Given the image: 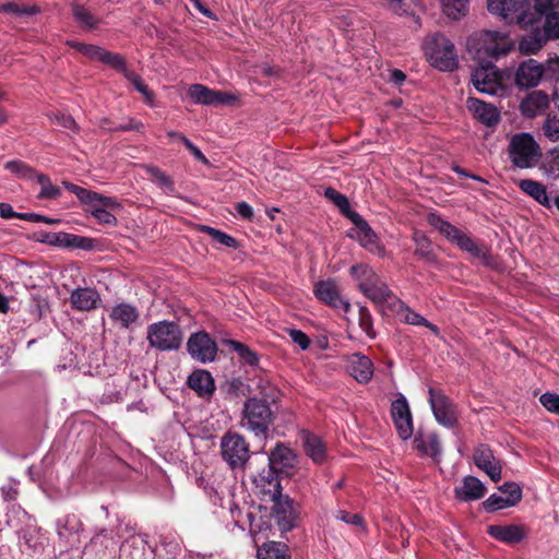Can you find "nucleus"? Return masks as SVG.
I'll list each match as a JSON object with an SVG mask.
<instances>
[{
	"label": "nucleus",
	"instance_id": "f257e3e1",
	"mask_svg": "<svg viewBox=\"0 0 559 559\" xmlns=\"http://www.w3.org/2000/svg\"><path fill=\"white\" fill-rule=\"evenodd\" d=\"M260 393L261 397L252 396L245 401L240 418V426L255 437L265 436L275 420L270 402H275L276 390L267 385Z\"/></svg>",
	"mask_w": 559,
	"mask_h": 559
},
{
	"label": "nucleus",
	"instance_id": "f03ea898",
	"mask_svg": "<svg viewBox=\"0 0 559 559\" xmlns=\"http://www.w3.org/2000/svg\"><path fill=\"white\" fill-rule=\"evenodd\" d=\"M468 53L479 63L489 62L487 59H498L506 56L512 48L510 38L497 31H481L467 38Z\"/></svg>",
	"mask_w": 559,
	"mask_h": 559
},
{
	"label": "nucleus",
	"instance_id": "7ed1b4c3",
	"mask_svg": "<svg viewBox=\"0 0 559 559\" xmlns=\"http://www.w3.org/2000/svg\"><path fill=\"white\" fill-rule=\"evenodd\" d=\"M423 49L431 66L441 71H453L459 66L454 44L441 33L428 35Z\"/></svg>",
	"mask_w": 559,
	"mask_h": 559
},
{
	"label": "nucleus",
	"instance_id": "20e7f679",
	"mask_svg": "<svg viewBox=\"0 0 559 559\" xmlns=\"http://www.w3.org/2000/svg\"><path fill=\"white\" fill-rule=\"evenodd\" d=\"M508 155L514 167L530 169L538 164L543 153L539 144L532 134L521 132L511 138L508 146Z\"/></svg>",
	"mask_w": 559,
	"mask_h": 559
},
{
	"label": "nucleus",
	"instance_id": "39448f33",
	"mask_svg": "<svg viewBox=\"0 0 559 559\" xmlns=\"http://www.w3.org/2000/svg\"><path fill=\"white\" fill-rule=\"evenodd\" d=\"M223 461L231 469H243L251 456L250 445L246 438L235 431L225 432L219 442Z\"/></svg>",
	"mask_w": 559,
	"mask_h": 559
},
{
	"label": "nucleus",
	"instance_id": "423d86ee",
	"mask_svg": "<svg viewBox=\"0 0 559 559\" xmlns=\"http://www.w3.org/2000/svg\"><path fill=\"white\" fill-rule=\"evenodd\" d=\"M147 341L151 347L158 350H176L182 343V331L176 322L159 321L148 325Z\"/></svg>",
	"mask_w": 559,
	"mask_h": 559
},
{
	"label": "nucleus",
	"instance_id": "0eeeda50",
	"mask_svg": "<svg viewBox=\"0 0 559 559\" xmlns=\"http://www.w3.org/2000/svg\"><path fill=\"white\" fill-rule=\"evenodd\" d=\"M472 82L484 94L502 96L506 93L502 75L491 62L479 63L472 73Z\"/></svg>",
	"mask_w": 559,
	"mask_h": 559
},
{
	"label": "nucleus",
	"instance_id": "6e6552de",
	"mask_svg": "<svg viewBox=\"0 0 559 559\" xmlns=\"http://www.w3.org/2000/svg\"><path fill=\"white\" fill-rule=\"evenodd\" d=\"M428 395L436 420L447 428L455 427L459 418L456 404L441 390L435 388H429Z\"/></svg>",
	"mask_w": 559,
	"mask_h": 559
},
{
	"label": "nucleus",
	"instance_id": "1a4fd4ad",
	"mask_svg": "<svg viewBox=\"0 0 559 559\" xmlns=\"http://www.w3.org/2000/svg\"><path fill=\"white\" fill-rule=\"evenodd\" d=\"M488 11L500 16L502 20L519 24H528L533 21H525V10L528 8V0H487Z\"/></svg>",
	"mask_w": 559,
	"mask_h": 559
},
{
	"label": "nucleus",
	"instance_id": "9d476101",
	"mask_svg": "<svg viewBox=\"0 0 559 559\" xmlns=\"http://www.w3.org/2000/svg\"><path fill=\"white\" fill-rule=\"evenodd\" d=\"M359 290L379 307H393L401 302L389 286L377 276L368 277L358 284Z\"/></svg>",
	"mask_w": 559,
	"mask_h": 559
},
{
	"label": "nucleus",
	"instance_id": "9b49d317",
	"mask_svg": "<svg viewBox=\"0 0 559 559\" xmlns=\"http://www.w3.org/2000/svg\"><path fill=\"white\" fill-rule=\"evenodd\" d=\"M187 350L192 359L206 364L215 359L217 345L206 332H197L188 338Z\"/></svg>",
	"mask_w": 559,
	"mask_h": 559
},
{
	"label": "nucleus",
	"instance_id": "f8f14e48",
	"mask_svg": "<svg viewBox=\"0 0 559 559\" xmlns=\"http://www.w3.org/2000/svg\"><path fill=\"white\" fill-rule=\"evenodd\" d=\"M188 97L194 103L204 106H216L234 103L237 97L227 92L211 90L203 84H192L188 90Z\"/></svg>",
	"mask_w": 559,
	"mask_h": 559
},
{
	"label": "nucleus",
	"instance_id": "ddd939ff",
	"mask_svg": "<svg viewBox=\"0 0 559 559\" xmlns=\"http://www.w3.org/2000/svg\"><path fill=\"white\" fill-rule=\"evenodd\" d=\"M271 500L274 502L273 513L280 527L283 531L292 530L297 519L293 506L294 501L288 496L283 495L282 490L272 491Z\"/></svg>",
	"mask_w": 559,
	"mask_h": 559
},
{
	"label": "nucleus",
	"instance_id": "4468645a",
	"mask_svg": "<svg viewBox=\"0 0 559 559\" xmlns=\"http://www.w3.org/2000/svg\"><path fill=\"white\" fill-rule=\"evenodd\" d=\"M314 295L322 302L335 309L350 310V304L340 295L338 287L333 280L320 281L314 285Z\"/></svg>",
	"mask_w": 559,
	"mask_h": 559
},
{
	"label": "nucleus",
	"instance_id": "2eb2a0df",
	"mask_svg": "<svg viewBox=\"0 0 559 559\" xmlns=\"http://www.w3.org/2000/svg\"><path fill=\"white\" fill-rule=\"evenodd\" d=\"M108 316L114 325L120 330H133L140 320L138 307L129 302L115 305Z\"/></svg>",
	"mask_w": 559,
	"mask_h": 559
},
{
	"label": "nucleus",
	"instance_id": "dca6fc26",
	"mask_svg": "<svg viewBox=\"0 0 559 559\" xmlns=\"http://www.w3.org/2000/svg\"><path fill=\"white\" fill-rule=\"evenodd\" d=\"M475 465L484 471L492 481L501 479L502 466L487 444H479L474 451Z\"/></svg>",
	"mask_w": 559,
	"mask_h": 559
},
{
	"label": "nucleus",
	"instance_id": "f3484780",
	"mask_svg": "<svg viewBox=\"0 0 559 559\" xmlns=\"http://www.w3.org/2000/svg\"><path fill=\"white\" fill-rule=\"evenodd\" d=\"M296 463L297 456L295 452L282 442L276 443L269 454V464L271 467L286 475L293 474Z\"/></svg>",
	"mask_w": 559,
	"mask_h": 559
},
{
	"label": "nucleus",
	"instance_id": "a211bd4d",
	"mask_svg": "<svg viewBox=\"0 0 559 559\" xmlns=\"http://www.w3.org/2000/svg\"><path fill=\"white\" fill-rule=\"evenodd\" d=\"M544 74V67L534 59L523 61L515 72V84L520 88H530L538 85Z\"/></svg>",
	"mask_w": 559,
	"mask_h": 559
},
{
	"label": "nucleus",
	"instance_id": "6ab92c4d",
	"mask_svg": "<svg viewBox=\"0 0 559 559\" xmlns=\"http://www.w3.org/2000/svg\"><path fill=\"white\" fill-rule=\"evenodd\" d=\"M70 302L72 308L78 311H91L98 307L100 296L96 289L79 287L71 293Z\"/></svg>",
	"mask_w": 559,
	"mask_h": 559
},
{
	"label": "nucleus",
	"instance_id": "aec40b11",
	"mask_svg": "<svg viewBox=\"0 0 559 559\" xmlns=\"http://www.w3.org/2000/svg\"><path fill=\"white\" fill-rule=\"evenodd\" d=\"M300 439L307 456L316 464H323L326 460V447L322 439L307 430L300 432Z\"/></svg>",
	"mask_w": 559,
	"mask_h": 559
},
{
	"label": "nucleus",
	"instance_id": "412c9836",
	"mask_svg": "<svg viewBox=\"0 0 559 559\" xmlns=\"http://www.w3.org/2000/svg\"><path fill=\"white\" fill-rule=\"evenodd\" d=\"M467 108L478 121L487 127L496 126L500 120V114L495 106L477 98L469 97L467 99Z\"/></svg>",
	"mask_w": 559,
	"mask_h": 559
},
{
	"label": "nucleus",
	"instance_id": "4be33fe9",
	"mask_svg": "<svg viewBox=\"0 0 559 559\" xmlns=\"http://www.w3.org/2000/svg\"><path fill=\"white\" fill-rule=\"evenodd\" d=\"M548 105V95L543 91H534L521 102L520 108L525 117L534 118L544 114Z\"/></svg>",
	"mask_w": 559,
	"mask_h": 559
},
{
	"label": "nucleus",
	"instance_id": "5701e85b",
	"mask_svg": "<svg viewBox=\"0 0 559 559\" xmlns=\"http://www.w3.org/2000/svg\"><path fill=\"white\" fill-rule=\"evenodd\" d=\"M455 497L464 502L483 498L486 493L485 485L474 476H465L462 485L455 488Z\"/></svg>",
	"mask_w": 559,
	"mask_h": 559
},
{
	"label": "nucleus",
	"instance_id": "b1692460",
	"mask_svg": "<svg viewBox=\"0 0 559 559\" xmlns=\"http://www.w3.org/2000/svg\"><path fill=\"white\" fill-rule=\"evenodd\" d=\"M512 490L510 491V496L502 497L499 495H491L484 501V508L488 512L506 509L518 504L522 499V489L519 485H510L508 486Z\"/></svg>",
	"mask_w": 559,
	"mask_h": 559
},
{
	"label": "nucleus",
	"instance_id": "393cba45",
	"mask_svg": "<svg viewBox=\"0 0 559 559\" xmlns=\"http://www.w3.org/2000/svg\"><path fill=\"white\" fill-rule=\"evenodd\" d=\"M187 383L201 397L211 396L215 390L214 379L206 370L193 371L189 376Z\"/></svg>",
	"mask_w": 559,
	"mask_h": 559
},
{
	"label": "nucleus",
	"instance_id": "a878e982",
	"mask_svg": "<svg viewBox=\"0 0 559 559\" xmlns=\"http://www.w3.org/2000/svg\"><path fill=\"white\" fill-rule=\"evenodd\" d=\"M487 533L495 539L508 544L519 543L525 536L523 527L519 525H490Z\"/></svg>",
	"mask_w": 559,
	"mask_h": 559
},
{
	"label": "nucleus",
	"instance_id": "bb28decb",
	"mask_svg": "<svg viewBox=\"0 0 559 559\" xmlns=\"http://www.w3.org/2000/svg\"><path fill=\"white\" fill-rule=\"evenodd\" d=\"M350 374L359 382L367 383L373 374V366L371 360L360 354L352 355L349 359Z\"/></svg>",
	"mask_w": 559,
	"mask_h": 559
},
{
	"label": "nucleus",
	"instance_id": "cd10ccee",
	"mask_svg": "<svg viewBox=\"0 0 559 559\" xmlns=\"http://www.w3.org/2000/svg\"><path fill=\"white\" fill-rule=\"evenodd\" d=\"M519 188L540 205L551 209L552 197L548 194L543 183L533 179H523L519 182Z\"/></svg>",
	"mask_w": 559,
	"mask_h": 559
},
{
	"label": "nucleus",
	"instance_id": "c85d7f7f",
	"mask_svg": "<svg viewBox=\"0 0 559 559\" xmlns=\"http://www.w3.org/2000/svg\"><path fill=\"white\" fill-rule=\"evenodd\" d=\"M414 445L421 455L430 456L435 461H439L441 456V445L436 433L417 435L414 439Z\"/></svg>",
	"mask_w": 559,
	"mask_h": 559
},
{
	"label": "nucleus",
	"instance_id": "c756f323",
	"mask_svg": "<svg viewBox=\"0 0 559 559\" xmlns=\"http://www.w3.org/2000/svg\"><path fill=\"white\" fill-rule=\"evenodd\" d=\"M63 186L72 193H74L78 199L84 204H94L96 202H103L105 205L114 206L116 205V199L99 194L94 191H90L85 188L79 187L74 183L63 181Z\"/></svg>",
	"mask_w": 559,
	"mask_h": 559
},
{
	"label": "nucleus",
	"instance_id": "7c9ffc66",
	"mask_svg": "<svg viewBox=\"0 0 559 559\" xmlns=\"http://www.w3.org/2000/svg\"><path fill=\"white\" fill-rule=\"evenodd\" d=\"M547 41V36L540 29H534L520 40L519 49L524 55H533L539 51Z\"/></svg>",
	"mask_w": 559,
	"mask_h": 559
},
{
	"label": "nucleus",
	"instance_id": "2f4dec72",
	"mask_svg": "<svg viewBox=\"0 0 559 559\" xmlns=\"http://www.w3.org/2000/svg\"><path fill=\"white\" fill-rule=\"evenodd\" d=\"M356 239L368 251L379 255L384 253L383 246L380 243L377 234L372 230L369 224L357 229Z\"/></svg>",
	"mask_w": 559,
	"mask_h": 559
},
{
	"label": "nucleus",
	"instance_id": "473e14b6",
	"mask_svg": "<svg viewBox=\"0 0 559 559\" xmlns=\"http://www.w3.org/2000/svg\"><path fill=\"white\" fill-rule=\"evenodd\" d=\"M428 224L444 236L449 241L454 242L461 230L452 225L450 222L443 219L437 213H429L427 215Z\"/></svg>",
	"mask_w": 559,
	"mask_h": 559
},
{
	"label": "nucleus",
	"instance_id": "72a5a7b5",
	"mask_svg": "<svg viewBox=\"0 0 559 559\" xmlns=\"http://www.w3.org/2000/svg\"><path fill=\"white\" fill-rule=\"evenodd\" d=\"M258 559H290L288 548L280 542H269L257 550Z\"/></svg>",
	"mask_w": 559,
	"mask_h": 559
},
{
	"label": "nucleus",
	"instance_id": "f704fd0d",
	"mask_svg": "<svg viewBox=\"0 0 559 559\" xmlns=\"http://www.w3.org/2000/svg\"><path fill=\"white\" fill-rule=\"evenodd\" d=\"M143 169L150 179L162 188L166 193L171 194L175 192V183L173 179L160 168L154 165H144Z\"/></svg>",
	"mask_w": 559,
	"mask_h": 559
},
{
	"label": "nucleus",
	"instance_id": "c9c22d12",
	"mask_svg": "<svg viewBox=\"0 0 559 559\" xmlns=\"http://www.w3.org/2000/svg\"><path fill=\"white\" fill-rule=\"evenodd\" d=\"M91 206V213L92 215L97 219L98 223L100 224H106V225H116L117 224V218L115 215H112L108 209H119L120 207V204L119 202L116 200V205L114 206H109V205H105L103 204V202H96L94 204H88Z\"/></svg>",
	"mask_w": 559,
	"mask_h": 559
},
{
	"label": "nucleus",
	"instance_id": "e433bc0d",
	"mask_svg": "<svg viewBox=\"0 0 559 559\" xmlns=\"http://www.w3.org/2000/svg\"><path fill=\"white\" fill-rule=\"evenodd\" d=\"M413 240L416 243L415 254L419 258L428 261L433 262L436 260V257L432 252L431 242L429 238L424 235L423 233L415 231L413 236Z\"/></svg>",
	"mask_w": 559,
	"mask_h": 559
},
{
	"label": "nucleus",
	"instance_id": "4c0bfd02",
	"mask_svg": "<svg viewBox=\"0 0 559 559\" xmlns=\"http://www.w3.org/2000/svg\"><path fill=\"white\" fill-rule=\"evenodd\" d=\"M225 344L233 350H235L239 358L249 366H255L259 362L258 355L250 349L246 344L235 341L227 340Z\"/></svg>",
	"mask_w": 559,
	"mask_h": 559
},
{
	"label": "nucleus",
	"instance_id": "58836bf2",
	"mask_svg": "<svg viewBox=\"0 0 559 559\" xmlns=\"http://www.w3.org/2000/svg\"><path fill=\"white\" fill-rule=\"evenodd\" d=\"M199 230L209 235L213 240L227 248H238V241L230 235L207 225H200Z\"/></svg>",
	"mask_w": 559,
	"mask_h": 559
},
{
	"label": "nucleus",
	"instance_id": "ea45409f",
	"mask_svg": "<svg viewBox=\"0 0 559 559\" xmlns=\"http://www.w3.org/2000/svg\"><path fill=\"white\" fill-rule=\"evenodd\" d=\"M441 2L443 13L452 20H459L468 9V0H441Z\"/></svg>",
	"mask_w": 559,
	"mask_h": 559
},
{
	"label": "nucleus",
	"instance_id": "a19ab883",
	"mask_svg": "<svg viewBox=\"0 0 559 559\" xmlns=\"http://www.w3.org/2000/svg\"><path fill=\"white\" fill-rule=\"evenodd\" d=\"M99 128L109 132H126L131 130L141 131L143 129V123L141 121H135L133 118H129L128 122L126 123L111 126L110 121L107 118H103L99 121Z\"/></svg>",
	"mask_w": 559,
	"mask_h": 559
},
{
	"label": "nucleus",
	"instance_id": "79ce46f5",
	"mask_svg": "<svg viewBox=\"0 0 559 559\" xmlns=\"http://www.w3.org/2000/svg\"><path fill=\"white\" fill-rule=\"evenodd\" d=\"M0 12L11 13L15 15H35L40 12L39 7L33 5H20L15 2H7L0 5Z\"/></svg>",
	"mask_w": 559,
	"mask_h": 559
},
{
	"label": "nucleus",
	"instance_id": "37998d69",
	"mask_svg": "<svg viewBox=\"0 0 559 559\" xmlns=\"http://www.w3.org/2000/svg\"><path fill=\"white\" fill-rule=\"evenodd\" d=\"M36 178L41 187L40 192L38 194L39 199L51 200L60 195V189L57 186H53L47 176L43 174H37Z\"/></svg>",
	"mask_w": 559,
	"mask_h": 559
},
{
	"label": "nucleus",
	"instance_id": "c03bdc74",
	"mask_svg": "<svg viewBox=\"0 0 559 559\" xmlns=\"http://www.w3.org/2000/svg\"><path fill=\"white\" fill-rule=\"evenodd\" d=\"M548 40L559 39V11L550 13L544 19L543 29H540Z\"/></svg>",
	"mask_w": 559,
	"mask_h": 559
},
{
	"label": "nucleus",
	"instance_id": "a18cd8bd",
	"mask_svg": "<svg viewBox=\"0 0 559 559\" xmlns=\"http://www.w3.org/2000/svg\"><path fill=\"white\" fill-rule=\"evenodd\" d=\"M277 473H280V471L272 468L271 465L269 464V468L260 473L257 478V483L260 486H264L267 484L270 487H272V489H269L270 495L272 491L282 490L281 483L276 476Z\"/></svg>",
	"mask_w": 559,
	"mask_h": 559
},
{
	"label": "nucleus",
	"instance_id": "49530a36",
	"mask_svg": "<svg viewBox=\"0 0 559 559\" xmlns=\"http://www.w3.org/2000/svg\"><path fill=\"white\" fill-rule=\"evenodd\" d=\"M126 79L129 80L134 86V88L143 95L146 103H148L150 105L153 104L154 93L148 88L146 84H144L140 75L132 71H126Z\"/></svg>",
	"mask_w": 559,
	"mask_h": 559
},
{
	"label": "nucleus",
	"instance_id": "de8ad7c7",
	"mask_svg": "<svg viewBox=\"0 0 559 559\" xmlns=\"http://www.w3.org/2000/svg\"><path fill=\"white\" fill-rule=\"evenodd\" d=\"M73 15L80 24L87 28H94L98 23V20L91 13V11L80 4H75L73 7Z\"/></svg>",
	"mask_w": 559,
	"mask_h": 559
},
{
	"label": "nucleus",
	"instance_id": "09e8293b",
	"mask_svg": "<svg viewBox=\"0 0 559 559\" xmlns=\"http://www.w3.org/2000/svg\"><path fill=\"white\" fill-rule=\"evenodd\" d=\"M453 243H455L461 250L468 252L471 255L475 258H479L483 254L481 250L475 243V241L468 235L464 234L462 230Z\"/></svg>",
	"mask_w": 559,
	"mask_h": 559
},
{
	"label": "nucleus",
	"instance_id": "8fccbe9b",
	"mask_svg": "<svg viewBox=\"0 0 559 559\" xmlns=\"http://www.w3.org/2000/svg\"><path fill=\"white\" fill-rule=\"evenodd\" d=\"M4 167L8 170H10L11 173L19 176L20 178L31 179L33 177H36V175H37L33 168H31L29 166H27L25 163H23L21 160L8 162Z\"/></svg>",
	"mask_w": 559,
	"mask_h": 559
},
{
	"label": "nucleus",
	"instance_id": "3c124183",
	"mask_svg": "<svg viewBox=\"0 0 559 559\" xmlns=\"http://www.w3.org/2000/svg\"><path fill=\"white\" fill-rule=\"evenodd\" d=\"M359 326L370 338L376 337V332L373 330V320L370 311L367 307H359Z\"/></svg>",
	"mask_w": 559,
	"mask_h": 559
},
{
	"label": "nucleus",
	"instance_id": "603ef678",
	"mask_svg": "<svg viewBox=\"0 0 559 559\" xmlns=\"http://www.w3.org/2000/svg\"><path fill=\"white\" fill-rule=\"evenodd\" d=\"M100 61L121 71L124 76H126V71H129L126 67V59L119 53H115V52L105 50L102 56Z\"/></svg>",
	"mask_w": 559,
	"mask_h": 559
},
{
	"label": "nucleus",
	"instance_id": "864d4df0",
	"mask_svg": "<svg viewBox=\"0 0 559 559\" xmlns=\"http://www.w3.org/2000/svg\"><path fill=\"white\" fill-rule=\"evenodd\" d=\"M399 436L403 440H407L413 435V418L412 415L393 419Z\"/></svg>",
	"mask_w": 559,
	"mask_h": 559
},
{
	"label": "nucleus",
	"instance_id": "5fc2aeb1",
	"mask_svg": "<svg viewBox=\"0 0 559 559\" xmlns=\"http://www.w3.org/2000/svg\"><path fill=\"white\" fill-rule=\"evenodd\" d=\"M411 409L405 396L401 395L399 399L392 402L391 416L392 419L409 416Z\"/></svg>",
	"mask_w": 559,
	"mask_h": 559
},
{
	"label": "nucleus",
	"instance_id": "6e6d98bb",
	"mask_svg": "<svg viewBox=\"0 0 559 559\" xmlns=\"http://www.w3.org/2000/svg\"><path fill=\"white\" fill-rule=\"evenodd\" d=\"M71 45L74 48H76L79 51H81L84 56L88 57L90 59L98 60V61H100L102 56L105 51L104 48L94 46V45H87V44H82V43H75V44H71Z\"/></svg>",
	"mask_w": 559,
	"mask_h": 559
},
{
	"label": "nucleus",
	"instance_id": "4d7b16f0",
	"mask_svg": "<svg viewBox=\"0 0 559 559\" xmlns=\"http://www.w3.org/2000/svg\"><path fill=\"white\" fill-rule=\"evenodd\" d=\"M324 195L330 201H332L340 209L341 212L348 211V199L344 194L336 191L334 188H326L324 191Z\"/></svg>",
	"mask_w": 559,
	"mask_h": 559
},
{
	"label": "nucleus",
	"instance_id": "13d9d810",
	"mask_svg": "<svg viewBox=\"0 0 559 559\" xmlns=\"http://www.w3.org/2000/svg\"><path fill=\"white\" fill-rule=\"evenodd\" d=\"M543 131L550 141H559V118L548 117L544 122Z\"/></svg>",
	"mask_w": 559,
	"mask_h": 559
},
{
	"label": "nucleus",
	"instance_id": "bf43d9fd",
	"mask_svg": "<svg viewBox=\"0 0 559 559\" xmlns=\"http://www.w3.org/2000/svg\"><path fill=\"white\" fill-rule=\"evenodd\" d=\"M335 519L358 527H364L365 525V521L361 515L358 513H349L345 510H338L335 514Z\"/></svg>",
	"mask_w": 559,
	"mask_h": 559
},
{
	"label": "nucleus",
	"instance_id": "052dcab7",
	"mask_svg": "<svg viewBox=\"0 0 559 559\" xmlns=\"http://www.w3.org/2000/svg\"><path fill=\"white\" fill-rule=\"evenodd\" d=\"M540 404L549 412L559 415V395L555 393H544L539 397Z\"/></svg>",
	"mask_w": 559,
	"mask_h": 559
},
{
	"label": "nucleus",
	"instance_id": "680f3d73",
	"mask_svg": "<svg viewBox=\"0 0 559 559\" xmlns=\"http://www.w3.org/2000/svg\"><path fill=\"white\" fill-rule=\"evenodd\" d=\"M74 235L68 233H55L46 241L63 248H72Z\"/></svg>",
	"mask_w": 559,
	"mask_h": 559
},
{
	"label": "nucleus",
	"instance_id": "e2e57ef3",
	"mask_svg": "<svg viewBox=\"0 0 559 559\" xmlns=\"http://www.w3.org/2000/svg\"><path fill=\"white\" fill-rule=\"evenodd\" d=\"M386 5L395 14L404 15L409 12L412 0H384Z\"/></svg>",
	"mask_w": 559,
	"mask_h": 559
},
{
	"label": "nucleus",
	"instance_id": "0e129e2a",
	"mask_svg": "<svg viewBox=\"0 0 559 559\" xmlns=\"http://www.w3.org/2000/svg\"><path fill=\"white\" fill-rule=\"evenodd\" d=\"M534 10L544 19L550 13L557 12L552 0H536L534 3Z\"/></svg>",
	"mask_w": 559,
	"mask_h": 559
},
{
	"label": "nucleus",
	"instance_id": "69168bd1",
	"mask_svg": "<svg viewBox=\"0 0 559 559\" xmlns=\"http://www.w3.org/2000/svg\"><path fill=\"white\" fill-rule=\"evenodd\" d=\"M288 334L294 343H296L301 349H307L310 345L309 337L301 331L292 329Z\"/></svg>",
	"mask_w": 559,
	"mask_h": 559
},
{
	"label": "nucleus",
	"instance_id": "338daca9",
	"mask_svg": "<svg viewBox=\"0 0 559 559\" xmlns=\"http://www.w3.org/2000/svg\"><path fill=\"white\" fill-rule=\"evenodd\" d=\"M404 321L412 325H423L427 323V320L423 316L411 310L408 307L405 308Z\"/></svg>",
	"mask_w": 559,
	"mask_h": 559
},
{
	"label": "nucleus",
	"instance_id": "774afa93",
	"mask_svg": "<svg viewBox=\"0 0 559 559\" xmlns=\"http://www.w3.org/2000/svg\"><path fill=\"white\" fill-rule=\"evenodd\" d=\"M93 247H94V240L92 238L74 235V238L72 241V248L91 250V249H93Z\"/></svg>",
	"mask_w": 559,
	"mask_h": 559
}]
</instances>
